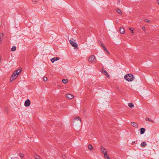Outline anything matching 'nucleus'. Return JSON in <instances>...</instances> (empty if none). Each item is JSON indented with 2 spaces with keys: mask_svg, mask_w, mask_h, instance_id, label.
<instances>
[{
  "mask_svg": "<svg viewBox=\"0 0 159 159\" xmlns=\"http://www.w3.org/2000/svg\"><path fill=\"white\" fill-rule=\"evenodd\" d=\"M21 69L19 68L15 71L12 74L10 79V81L12 82L17 78L20 74L21 73Z\"/></svg>",
  "mask_w": 159,
  "mask_h": 159,
  "instance_id": "1",
  "label": "nucleus"
},
{
  "mask_svg": "<svg viewBox=\"0 0 159 159\" xmlns=\"http://www.w3.org/2000/svg\"><path fill=\"white\" fill-rule=\"evenodd\" d=\"M124 78L126 81L128 82H130L134 80L133 75L129 74L125 75Z\"/></svg>",
  "mask_w": 159,
  "mask_h": 159,
  "instance_id": "2",
  "label": "nucleus"
},
{
  "mask_svg": "<svg viewBox=\"0 0 159 159\" xmlns=\"http://www.w3.org/2000/svg\"><path fill=\"white\" fill-rule=\"evenodd\" d=\"M97 61V59L94 56L92 55L89 58V61L92 64L95 63Z\"/></svg>",
  "mask_w": 159,
  "mask_h": 159,
  "instance_id": "3",
  "label": "nucleus"
},
{
  "mask_svg": "<svg viewBox=\"0 0 159 159\" xmlns=\"http://www.w3.org/2000/svg\"><path fill=\"white\" fill-rule=\"evenodd\" d=\"M69 42L73 47L76 48L77 47L78 45L74 42V41H73V40H69Z\"/></svg>",
  "mask_w": 159,
  "mask_h": 159,
  "instance_id": "4",
  "label": "nucleus"
},
{
  "mask_svg": "<svg viewBox=\"0 0 159 159\" xmlns=\"http://www.w3.org/2000/svg\"><path fill=\"white\" fill-rule=\"evenodd\" d=\"M30 100L28 99H27L25 102V106L26 107H28L30 106Z\"/></svg>",
  "mask_w": 159,
  "mask_h": 159,
  "instance_id": "5",
  "label": "nucleus"
},
{
  "mask_svg": "<svg viewBox=\"0 0 159 159\" xmlns=\"http://www.w3.org/2000/svg\"><path fill=\"white\" fill-rule=\"evenodd\" d=\"M100 149L101 152L104 154V156L107 154V151L105 148L102 147H101Z\"/></svg>",
  "mask_w": 159,
  "mask_h": 159,
  "instance_id": "6",
  "label": "nucleus"
},
{
  "mask_svg": "<svg viewBox=\"0 0 159 159\" xmlns=\"http://www.w3.org/2000/svg\"><path fill=\"white\" fill-rule=\"evenodd\" d=\"M131 125L134 127L136 128H137L138 127V125L135 122H131Z\"/></svg>",
  "mask_w": 159,
  "mask_h": 159,
  "instance_id": "7",
  "label": "nucleus"
},
{
  "mask_svg": "<svg viewBox=\"0 0 159 159\" xmlns=\"http://www.w3.org/2000/svg\"><path fill=\"white\" fill-rule=\"evenodd\" d=\"M102 73L105 75L107 77H109V76L107 72L105 70H102Z\"/></svg>",
  "mask_w": 159,
  "mask_h": 159,
  "instance_id": "8",
  "label": "nucleus"
},
{
  "mask_svg": "<svg viewBox=\"0 0 159 159\" xmlns=\"http://www.w3.org/2000/svg\"><path fill=\"white\" fill-rule=\"evenodd\" d=\"M81 120V119L79 117L77 116L74 118L73 122L74 123L76 121H79L80 122V123Z\"/></svg>",
  "mask_w": 159,
  "mask_h": 159,
  "instance_id": "9",
  "label": "nucleus"
},
{
  "mask_svg": "<svg viewBox=\"0 0 159 159\" xmlns=\"http://www.w3.org/2000/svg\"><path fill=\"white\" fill-rule=\"evenodd\" d=\"M59 59V58L58 57H54L51 59V61L52 63L54 62L55 61H57Z\"/></svg>",
  "mask_w": 159,
  "mask_h": 159,
  "instance_id": "10",
  "label": "nucleus"
},
{
  "mask_svg": "<svg viewBox=\"0 0 159 159\" xmlns=\"http://www.w3.org/2000/svg\"><path fill=\"white\" fill-rule=\"evenodd\" d=\"M119 30L121 34H124L125 32V29L123 27L120 28L119 29Z\"/></svg>",
  "mask_w": 159,
  "mask_h": 159,
  "instance_id": "11",
  "label": "nucleus"
},
{
  "mask_svg": "<svg viewBox=\"0 0 159 159\" xmlns=\"http://www.w3.org/2000/svg\"><path fill=\"white\" fill-rule=\"evenodd\" d=\"M66 97L70 99H72L74 98V96L71 94H69L67 95Z\"/></svg>",
  "mask_w": 159,
  "mask_h": 159,
  "instance_id": "12",
  "label": "nucleus"
},
{
  "mask_svg": "<svg viewBox=\"0 0 159 159\" xmlns=\"http://www.w3.org/2000/svg\"><path fill=\"white\" fill-rule=\"evenodd\" d=\"M145 131V129L143 128L140 129V134H143Z\"/></svg>",
  "mask_w": 159,
  "mask_h": 159,
  "instance_id": "13",
  "label": "nucleus"
},
{
  "mask_svg": "<svg viewBox=\"0 0 159 159\" xmlns=\"http://www.w3.org/2000/svg\"><path fill=\"white\" fill-rule=\"evenodd\" d=\"M140 145L142 147H145L147 146V144L145 142H143L141 143Z\"/></svg>",
  "mask_w": 159,
  "mask_h": 159,
  "instance_id": "14",
  "label": "nucleus"
},
{
  "mask_svg": "<svg viewBox=\"0 0 159 159\" xmlns=\"http://www.w3.org/2000/svg\"><path fill=\"white\" fill-rule=\"evenodd\" d=\"M3 36V33H1L0 34V44H1L2 43V40Z\"/></svg>",
  "mask_w": 159,
  "mask_h": 159,
  "instance_id": "15",
  "label": "nucleus"
},
{
  "mask_svg": "<svg viewBox=\"0 0 159 159\" xmlns=\"http://www.w3.org/2000/svg\"><path fill=\"white\" fill-rule=\"evenodd\" d=\"M102 47L103 48L104 50L108 54H110V53L107 50V48H106V47L104 46L103 45L102 43Z\"/></svg>",
  "mask_w": 159,
  "mask_h": 159,
  "instance_id": "16",
  "label": "nucleus"
},
{
  "mask_svg": "<svg viewBox=\"0 0 159 159\" xmlns=\"http://www.w3.org/2000/svg\"><path fill=\"white\" fill-rule=\"evenodd\" d=\"M88 148L90 150H92L93 148L91 144H89L88 146Z\"/></svg>",
  "mask_w": 159,
  "mask_h": 159,
  "instance_id": "17",
  "label": "nucleus"
},
{
  "mask_svg": "<svg viewBox=\"0 0 159 159\" xmlns=\"http://www.w3.org/2000/svg\"><path fill=\"white\" fill-rule=\"evenodd\" d=\"M129 107L130 108H133L134 107V105L132 103H129L128 104Z\"/></svg>",
  "mask_w": 159,
  "mask_h": 159,
  "instance_id": "18",
  "label": "nucleus"
},
{
  "mask_svg": "<svg viewBox=\"0 0 159 159\" xmlns=\"http://www.w3.org/2000/svg\"><path fill=\"white\" fill-rule=\"evenodd\" d=\"M34 156L35 159H42L39 156L36 154H34Z\"/></svg>",
  "mask_w": 159,
  "mask_h": 159,
  "instance_id": "19",
  "label": "nucleus"
},
{
  "mask_svg": "<svg viewBox=\"0 0 159 159\" xmlns=\"http://www.w3.org/2000/svg\"><path fill=\"white\" fill-rule=\"evenodd\" d=\"M145 120L147 121L148 120L150 122L154 123V122L153 121V120L150 118H145Z\"/></svg>",
  "mask_w": 159,
  "mask_h": 159,
  "instance_id": "20",
  "label": "nucleus"
},
{
  "mask_svg": "<svg viewBox=\"0 0 159 159\" xmlns=\"http://www.w3.org/2000/svg\"><path fill=\"white\" fill-rule=\"evenodd\" d=\"M31 1L33 3L35 4L37 3L39 1V0H31Z\"/></svg>",
  "mask_w": 159,
  "mask_h": 159,
  "instance_id": "21",
  "label": "nucleus"
},
{
  "mask_svg": "<svg viewBox=\"0 0 159 159\" xmlns=\"http://www.w3.org/2000/svg\"><path fill=\"white\" fill-rule=\"evenodd\" d=\"M62 81L64 84H66L67 83L68 80L67 79H64L62 80Z\"/></svg>",
  "mask_w": 159,
  "mask_h": 159,
  "instance_id": "22",
  "label": "nucleus"
},
{
  "mask_svg": "<svg viewBox=\"0 0 159 159\" xmlns=\"http://www.w3.org/2000/svg\"><path fill=\"white\" fill-rule=\"evenodd\" d=\"M19 156L21 158H23L24 157V155L23 154L20 153L19 154Z\"/></svg>",
  "mask_w": 159,
  "mask_h": 159,
  "instance_id": "23",
  "label": "nucleus"
},
{
  "mask_svg": "<svg viewBox=\"0 0 159 159\" xmlns=\"http://www.w3.org/2000/svg\"><path fill=\"white\" fill-rule=\"evenodd\" d=\"M16 47H12L11 48V51H14L16 50Z\"/></svg>",
  "mask_w": 159,
  "mask_h": 159,
  "instance_id": "24",
  "label": "nucleus"
},
{
  "mask_svg": "<svg viewBox=\"0 0 159 159\" xmlns=\"http://www.w3.org/2000/svg\"><path fill=\"white\" fill-rule=\"evenodd\" d=\"M117 12H118V13H119V14H122V11H121L119 9H118L117 10Z\"/></svg>",
  "mask_w": 159,
  "mask_h": 159,
  "instance_id": "25",
  "label": "nucleus"
},
{
  "mask_svg": "<svg viewBox=\"0 0 159 159\" xmlns=\"http://www.w3.org/2000/svg\"><path fill=\"white\" fill-rule=\"evenodd\" d=\"M43 80L44 82L47 81L48 80V78L46 77H44L43 78Z\"/></svg>",
  "mask_w": 159,
  "mask_h": 159,
  "instance_id": "26",
  "label": "nucleus"
},
{
  "mask_svg": "<svg viewBox=\"0 0 159 159\" xmlns=\"http://www.w3.org/2000/svg\"><path fill=\"white\" fill-rule=\"evenodd\" d=\"M129 29L131 31H132V34H133L134 33V29H133V28H129Z\"/></svg>",
  "mask_w": 159,
  "mask_h": 159,
  "instance_id": "27",
  "label": "nucleus"
},
{
  "mask_svg": "<svg viewBox=\"0 0 159 159\" xmlns=\"http://www.w3.org/2000/svg\"><path fill=\"white\" fill-rule=\"evenodd\" d=\"M144 21L145 22H148V23L150 22V21L149 20H148V19H145V20Z\"/></svg>",
  "mask_w": 159,
  "mask_h": 159,
  "instance_id": "28",
  "label": "nucleus"
},
{
  "mask_svg": "<svg viewBox=\"0 0 159 159\" xmlns=\"http://www.w3.org/2000/svg\"><path fill=\"white\" fill-rule=\"evenodd\" d=\"M136 141H132V145H133L135 143H136Z\"/></svg>",
  "mask_w": 159,
  "mask_h": 159,
  "instance_id": "29",
  "label": "nucleus"
},
{
  "mask_svg": "<svg viewBox=\"0 0 159 159\" xmlns=\"http://www.w3.org/2000/svg\"><path fill=\"white\" fill-rule=\"evenodd\" d=\"M142 29L144 31H145L146 30V29H145V27H143Z\"/></svg>",
  "mask_w": 159,
  "mask_h": 159,
  "instance_id": "30",
  "label": "nucleus"
},
{
  "mask_svg": "<svg viewBox=\"0 0 159 159\" xmlns=\"http://www.w3.org/2000/svg\"><path fill=\"white\" fill-rule=\"evenodd\" d=\"M157 3L159 5V0H157Z\"/></svg>",
  "mask_w": 159,
  "mask_h": 159,
  "instance_id": "31",
  "label": "nucleus"
},
{
  "mask_svg": "<svg viewBox=\"0 0 159 159\" xmlns=\"http://www.w3.org/2000/svg\"><path fill=\"white\" fill-rule=\"evenodd\" d=\"M5 110H7V108H6H6H5Z\"/></svg>",
  "mask_w": 159,
  "mask_h": 159,
  "instance_id": "32",
  "label": "nucleus"
}]
</instances>
